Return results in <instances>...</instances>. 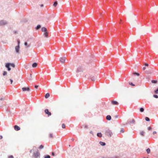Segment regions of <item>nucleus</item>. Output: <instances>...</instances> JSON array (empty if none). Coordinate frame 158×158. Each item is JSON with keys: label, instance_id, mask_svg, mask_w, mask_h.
Masks as SVG:
<instances>
[{"label": "nucleus", "instance_id": "nucleus-41", "mask_svg": "<svg viewBox=\"0 0 158 158\" xmlns=\"http://www.w3.org/2000/svg\"><path fill=\"white\" fill-rule=\"evenodd\" d=\"M146 78L147 79H149L150 78V76H146Z\"/></svg>", "mask_w": 158, "mask_h": 158}, {"label": "nucleus", "instance_id": "nucleus-4", "mask_svg": "<svg viewBox=\"0 0 158 158\" xmlns=\"http://www.w3.org/2000/svg\"><path fill=\"white\" fill-rule=\"evenodd\" d=\"M15 50L17 53H19V51L20 49V46L17 45L15 47Z\"/></svg>", "mask_w": 158, "mask_h": 158}, {"label": "nucleus", "instance_id": "nucleus-19", "mask_svg": "<svg viewBox=\"0 0 158 158\" xmlns=\"http://www.w3.org/2000/svg\"><path fill=\"white\" fill-rule=\"evenodd\" d=\"M50 96V94L48 93H47L45 95V97L46 98H48Z\"/></svg>", "mask_w": 158, "mask_h": 158}, {"label": "nucleus", "instance_id": "nucleus-51", "mask_svg": "<svg viewBox=\"0 0 158 158\" xmlns=\"http://www.w3.org/2000/svg\"><path fill=\"white\" fill-rule=\"evenodd\" d=\"M90 134L93 135V132L92 131H90L89 132Z\"/></svg>", "mask_w": 158, "mask_h": 158}, {"label": "nucleus", "instance_id": "nucleus-29", "mask_svg": "<svg viewBox=\"0 0 158 158\" xmlns=\"http://www.w3.org/2000/svg\"><path fill=\"white\" fill-rule=\"evenodd\" d=\"M32 77V75L31 74H30V77L28 78V80H31V78Z\"/></svg>", "mask_w": 158, "mask_h": 158}, {"label": "nucleus", "instance_id": "nucleus-17", "mask_svg": "<svg viewBox=\"0 0 158 158\" xmlns=\"http://www.w3.org/2000/svg\"><path fill=\"white\" fill-rule=\"evenodd\" d=\"M99 143L102 146H105L106 144V143L105 142H102V141H100L99 142Z\"/></svg>", "mask_w": 158, "mask_h": 158}, {"label": "nucleus", "instance_id": "nucleus-60", "mask_svg": "<svg viewBox=\"0 0 158 158\" xmlns=\"http://www.w3.org/2000/svg\"><path fill=\"white\" fill-rule=\"evenodd\" d=\"M71 140H72V141H74V139H71Z\"/></svg>", "mask_w": 158, "mask_h": 158}, {"label": "nucleus", "instance_id": "nucleus-28", "mask_svg": "<svg viewBox=\"0 0 158 158\" xmlns=\"http://www.w3.org/2000/svg\"><path fill=\"white\" fill-rule=\"evenodd\" d=\"M145 120L147 121H150V118L148 117H146L145 118Z\"/></svg>", "mask_w": 158, "mask_h": 158}, {"label": "nucleus", "instance_id": "nucleus-39", "mask_svg": "<svg viewBox=\"0 0 158 158\" xmlns=\"http://www.w3.org/2000/svg\"><path fill=\"white\" fill-rule=\"evenodd\" d=\"M102 158H105L104 157H102ZM118 158V157L116 156H113L111 157H108V158Z\"/></svg>", "mask_w": 158, "mask_h": 158}, {"label": "nucleus", "instance_id": "nucleus-22", "mask_svg": "<svg viewBox=\"0 0 158 158\" xmlns=\"http://www.w3.org/2000/svg\"><path fill=\"white\" fill-rule=\"evenodd\" d=\"M44 158H51V156L49 155H45L44 156Z\"/></svg>", "mask_w": 158, "mask_h": 158}, {"label": "nucleus", "instance_id": "nucleus-1", "mask_svg": "<svg viewBox=\"0 0 158 158\" xmlns=\"http://www.w3.org/2000/svg\"><path fill=\"white\" fill-rule=\"evenodd\" d=\"M32 158H40V154L38 151L33 153L32 156Z\"/></svg>", "mask_w": 158, "mask_h": 158}, {"label": "nucleus", "instance_id": "nucleus-11", "mask_svg": "<svg viewBox=\"0 0 158 158\" xmlns=\"http://www.w3.org/2000/svg\"><path fill=\"white\" fill-rule=\"evenodd\" d=\"M14 129L15 131H18L20 130V127L17 125L14 126Z\"/></svg>", "mask_w": 158, "mask_h": 158}, {"label": "nucleus", "instance_id": "nucleus-35", "mask_svg": "<svg viewBox=\"0 0 158 158\" xmlns=\"http://www.w3.org/2000/svg\"><path fill=\"white\" fill-rule=\"evenodd\" d=\"M153 97L155 98H158V96L157 95H154Z\"/></svg>", "mask_w": 158, "mask_h": 158}, {"label": "nucleus", "instance_id": "nucleus-37", "mask_svg": "<svg viewBox=\"0 0 158 158\" xmlns=\"http://www.w3.org/2000/svg\"><path fill=\"white\" fill-rule=\"evenodd\" d=\"M124 132V129L123 128H122L121 129L120 132V133H123Z\"/></svg>", "mask_w": 158, "mask_h": 158}, {"label": "nucleus", "instance_id": "nucleus-54", "mask_svg": "<svg viewBox=\"0 0 158 158\" xmlns=\"http://www.w3.org/2000/svg\"><path fill=\"white\" fill-rule=\"evenodd\" d=\"M146 69V68L145 67H143V69L144 70H145V69Z\"/></svg>", "mask_w": 158, "mask_h": 158}, {"label": "nucleus", "instance_id": "nucleus-5", "mask_svg": "<svg viewBox=\"0 0 158 158\" xmlns=\"http://www.w3.org/2000/svg\"><path fill=\"white\" fill-rule=\"evenodd\" d=\"M6 21L4 20H2L0 21V25H3L7 24Z\"/></svg>", "mask_w": 158, "mask_h": 158}, {"label": "nucleus", "instance_id": "nucleus-14", "mask_svg": "<svg viewBox=\"0 0 158 158\" xmlns=\"http://www.w3.org/2000/svg\"><path fill=\"white\" fill-rule=\"evenodd\" d=\"M111 116L110 115H108L106 116V119L108 120H110L111 119Z\"/></svg>", "mask_w": 158, "mask_h": 158}, {"label": "nucleus", "instance_id": "nucleus-30", "mask_svg": "<svg viewBox=\"0 0 158 158\" xmlns=\"http://www.w3.org/2000/svg\"><path fill=\"white\" fill-rule=\"evenodd\" d=\"M140 135L142 136H143L144 135V132L143 131H142L140 133Z\"/></svg>", "mask_w": 158, "mask_h": 158}, {"label": "nucleus", "instance_id": "nucleus-20", "mask_svg": "<svg viewBox=\"0 0 158 158\" xmlns=\"http://www.w3.org/2000/svg\"><path fill=\"white\" fill-rule=\"evenodd\" d=\"M41 27V26L40 25H38L35 27V29L37 30L39 29Z\"/></svg>", "mask_w": 158, "mask_h": 158}, {"label": "nucleus", "instance_id": "nucleus-6", "mask_svg": "<svg viewBox=\"0 0 158 158\" xmlns=\"http://www.w3.org/2000/svg\"><path fill=\"white\" fill-rule=\"evenodd\" d=\"M22 89L23 91H30V89L28 87H23L22 88Z\"/></svg>", "mask_w": 158, "mask_h": 158}, {"label": "nucleus", "instance_id": "nucleus-38", "mask_svg": "<svg viewBox=\"0 0 158 158\" xmlns=\"http://www.w3.org/2000/svg\"><path fill=\"white\" fill-rule=\"evenodd\" d=\"M155 93L156 94H158V88H157V89L155 90Z\"/></svg>", "mask_w": 158, "mask_h": 158}, {"label": "nucleus", "instance_id": "nucleus-52", "mask_svg": "<svg viewBox=\"0 0 158 158\" xmlns=\"http://www.w3.org/2000/svg\"><path fill=\"white\" fill-rule=\"evenodd\" d=\"M85 128L87 129L88 128V126L87 125H85Z\"/></svg>", "mask_w": 158, "mask_h": 158}, {"label": "nucleus", "instance_id": "nucleus-45", "mask_svg": "<svg viewBox=\"0 0 158 158\" xmlns=\"http://www.w3.org/2000/svg\"><path fill=\"white\" fill-rule=\"evenodd\" d=\"M27 45H28V44H27V42H25L24 43V45L25 46H27Z\"/></svg>", "mask_w": 158, "mask_h": 158}, {"label": "nucleus", "instance_id": "nucleus-31", "mask_svg": "<svg viewBox=\"0 0 158 158\" xmlns=\"http://www.w3.org/2000/svg\"><path fill=\"white\" fill-rule=\"evenodd\" d=\"M44 148V146L42 145H41L39 147V148L40 149H42Z\"/></svg>", "mask_w": 158, "mask_h": 158}, {"label": "nucleus", "instance_id": "nucleus-36", "mask_svg": "<svg viewBox=\"0 0 158 158\" xmlns=\"http://www.w3.org/2000/svg\"><path fill=\"white\" fill-rule=\"evenodd\" d=\"M62 127L63 128H65V125L64 123L62 124Z\"/></svg>", "mask_w": 158, "mask_h": 158}, {"label": "nucleus", "instance_id": "nucleus-44", "mask_svg": "<svg viewBox=\"0 0 158 158\" xmlns=\"http://www.w3.org/2000/svg\"><path fill=\"white\" fill-rule=\"evenodd\" d=\"M8 158H14V157L13 156H9Z\"/></svg>", "mask_w": 158, "mask_h": 158}, {"label": "nucleus", "instance_id": "nucleus-23", "mask_svg": "<svg viewBox=\"0 0 158 158\" xmlns=\"http://www.w3.org/2000/svg\"><path fill=\"white\" fill-rule=\"evenodd\" d=\"M146 152L148 154L150 152V148H147L146 149Z\"/></svg>", "mask_w": 158, "mask_h": 158}, {"label": "nucleus", "instance_id": "nucleus-55", "mask_svg": "<svg viewBox=\"0 0 158 158\" xmlns=\"http://www.w3.org/2000/svg\"><path fill=\"white\" fill-rule=\"evenodd\" d=\"M2 138V135H0V139H1Z\"/></svg>", "mask_w": 158, "mask_h": 158}, {"label": "nucleus", "instance_id": "nucleus-7", "mask_svg": "<svg viewBox=\"0 0 158 158\" xmlns=\"http://www.w3.org/2000/svg\"><path fill=\"white\" fill-rule=\"evenodd\" d=\"M45 112L46 114H47L49 116L51 115V113L50 112H49V110L48 109H46L45 110Z\"/></svg>", "mask_w": 158, "mask_h": 158}, {"label": "nucleus", "instance_id": "nucleus-59", "mask_svg": "<svg viewBox=\"0 0 158 158\" xmlns=\"http://www.w3.org/2000/svg\"><path fill=\"white\" fill-rule=\"evenodd\" d=\"M43 6H44V5H43V4H41V5H40V6H41V7H43Z\"/></svg>", "mask_w": 158, "mask_h": 158}, {"label": "nucleus", "instance_id": "nucleus-13", "mask_svg": "<svg viewBox=\"0 0 158 158\" xmlns=\"http://www.w3.org/2000/svg\"><path fill=\"white\" fill-rule=\"evenodd\" d=\"M112 104L114 105H118V102H117L115 101H112Z\"/></svg>", "mask_w": 158, "mask_h": 158}, {"label": "nucleus", "instance_id": "nucleus-18", "mask_svg": "<svg viewBox=\"0 0 158 158\" xmlns=\"http://www.w3.org/2000/svg\"><path fill=\"white\" fill-rule=\"evenodd\" d=\"M145 73H146V74H151L152 73V72L150 70H148V71H145Z\"/></svg>", "mask_w": 158, "mask_h": 158}, {"label": "nucleus", "instance_id": "nucleus-24", "mask_svg": "<svg viewBox=\"0 0 158 158\" xmlns=\"http://www.w3.org/2000/svg\"><path fill=\"white\" fill-rule=\"evenodd\" d=\"M139 110H140V112H143L144 111V109L143 108L141 107L140 108Z\"/></svg>", "mask_w": 158, "mask_h": 158}, {"label": "nucleus", "instance_id": "nucleus-10", "mask_svg": "<svg viewBox=\"0 0 158 158\" xmlns=\"http://www.w3.org/2000/svg\"><path fill=\"white\" fill-rule=\"evenodd\" d=\"M83 69L81 66H79L77 68V72H82Z\"/></svg>", "mask_w": 158, "mask_h": 158}, {"label": "nucleus", "instance_id": "nucleus-15", "mask_svg": "<svg viewBox=\"0 0 158 158\" xmlns=\"http://www.w3.org/2000/svg\"><path fill=\"white\" fill-rule=\"evenodd\" d=\"M37 65V64L36 63H34L32 64V66L33 68L36 67Z\"/></svg>", "mask_w": 158, "mask_h": 158}, {"label": "nucleus", "instance_id": "nucleus-53", "mask_svg": "<svg viewBox=\"0 0 158 158\" xmlns=\"http://www.w3.org/2000/svg\"><path fill=\"white\" fill-rule=\"evenodd\" d=\"M156 133V131H154L153 132V134H154Z\"/></svg>", "mask_w": 158, "mask_h": 158}, {"label": "nucleus", "instance_id": "nucleus-33", "mask_svg": "<svg viewBox=\"0 0 158 158\" xmlns=\"http://www.w3.org/2000/svg\"><path fill=\"white\" fill-rule=\"evenodd\" d=\"M91 80L93 81H94L95 80V78L94 77H91Z\"/></svg>", "mask_w": 158, "mask_h": 158}, {"label": "nucleus", "instance_id": "nucleus-57", "mask_svg": "<svg viewBox=\"0 0 158 158\" xmlns=\"http://www.w3.org/2000/svg\"><path fill=\"white\" fill-rule=\"evenodd\" d=\"M32 152V150L31 149L30 151V153H31Z\"/></svg>", "mask_w": 158, "mask_h": 158}, {"label": "nucleus", "instance_id": "nucleus-58", "mask_svg": "<svg viewBox=\"0 0 158 158\" xmlns=\"http://www.w3.org/2000/svg\"><path fill=\"white\" fill-rule=\"evenodd\" d=\"M3 98H1L0 99V100H1V101L3 100Z\"/></svg>", "mask_w": 158, "mask_h": 158}, {"label": "nucleus", "instance_id": "nucleus-27", "mask_svg": "<svg viewBox=\"0 0 158 158\" xmlns=\"http://www.w3.org/2000/svg\"><path fill=\"white\" fill-rule=\"evenodd\" d=\"M157 82V81L156 80H152V82L153 83H156Z\"/></svg>", "mask_w": 158, "mask_h": 158}, {"label": "nucleus", "instance_id": "nucleus-21", "mask_svg": "<svg viewBox=\"0 0 158 158\" xmlns=\"http://www.w3.org/2000/svg\"><path fill=\"white\" fill-rule=\"evenodd\" d=\"M44 35L45 37H47L48 36V32L46 31L44 33Z\"/></svg>", "mask_w": 158, "mask_h": 158}, {"label": "nucleus", "instance_id": "nucleus-43", "mask_svg": "<svg viewBox=\"0 0 158 158\" xmlns=\"http://www.w3.org/2000/svg\"><path fill=\"white\" fill-rule=\"evenodd\" d=\"M53 137V135L52 134H50L49 135V137L50 138H52Z\"/></svg>", "mask_w": 158, "mask_h": 158}, {"label": "nucleus", "instance_id": "nucleus-8", "mask_svg": "<svg viewBox=\"0 0 158 158\" xmlns=\"http://www.w3.org/2000/svg\"><path fill=\"white\" fill-rule=\"evenodd\" d=\"M128 123L129 124H135V121L133 119H132L131 120H128L127 121Z\"/></svg>", "mask_w": 158, "mask_h": 158}, {"label": "nucleus", "instance_id": "nucleus-47", "mask_svg": "<svg viewBox=\"0 0 158 158\" xmlns=\"http://www.w3.org/2000/svg\"><path fill=\"white\" fill-rule=\"evenodd\" d=\"M39 87V86L38 85H35V89H37L38 88V87Z\"/></svg>", "mask_w": 158, "mask_h": 158}, {"label": "nucleus", "instance_id": "nucleus-32", "mask_svg": "<svg viewBox=\"0 0 158 158\" xmlns=\"http://www.w3.org/2000/svg\"><path fill=\"white\" fill-rule=\"evenodd\" d=\"M133 74L134 75H136L138 76H139V73H135Z\"/></svg>", "mask_w": 158, "mask_h": 158}, {"label": "nucleus", "instance_id": "nucleus-40", "mask_svg": "<svg viewBox=\"0 0 158 158\" xmlns=\"http://www.w3.org/2000/svg\"><path fill=\"white\" fill-rule=\"evenodd\" d=\"M129 84L130 85H132V86H135V85L132 82H130Z\"/></svg>", "mask_w": 158, "mask_h": 158}, {"label": "nucleus", "instance_id": "nucleus-34", "mask_svg": "<svg viewBox=\"0 0 158 158\" xmlns=\"http://www.w3.org/2000/svg\"><path fill=\"white\" fill-rule=\"evenodd\" d=\"M7 74V72L6 71H4L3 73V76H4L6 75Z\"/></svg>", "mask_w": 158, "mask_h": 158}, {"label": "nucleus", "instance_id": "nucleus-61", "mask_svg": "<svg viewBox=\"0 0 158 158\" xmlns=\"http://www.w3.org/2000/svg\"><path fill=\"white\" fill-rule=\"evenodd\" d=\"M14 32L15 33H17V32H16V31H14Z\"/></svg>", "mask_w": 158, "mask_h": 158}, {"label": "nucleus", "instance_id": "nucleus-50", "mask_svg": "<svg viewBox=\"0 0 158 158\" xmlns=\"http://www.w3.org/2000/svg\"><path fill=\"white\" fill-rule=\"evenodd\" d=\"M10 81L11 82V83L12 84L13 81V80L11 79H10Z\"/></svg>", "mask_w": 158, "mask_h": 158}, {"label": "nucleus", "instance_id": "nucleus-49", "mask_svg": "<svg viewBox=\"0 0 158 158\" xmlns=\"http://www.w3.org/2000/svg\"><path fill=\"white\" fill-rule=\"evenodd\" d=\"M145 65L146 66H148V64L147 63H145Z\"/></svg>", "mask_w": 158, "mask_h": 158}, {"label": "nucleus", "instance_id": "nucleus-16", "mask_svg": "<svg viewBox=\"0 0 158 158\" xmlns=\"http://www.w3.org/2000/svg\"><path fill=\"white\" fill-rule=\"evenodd\" d=\"M97 136L99 137H101L102 136V135L101 132L98 133L97 134Z\"/></svg>", "mask_w": 158, "mask_h": 158}, {"label": "nucleus", "instance_id": "nucleus-62", "mask_svg": "<svg viewBox=\"0 0 158 158\" xmlns=\"http://www.w3.org/2000/svg\"><path fill=\"white\" fill-rule=\"evenodd\" d=\"M143 158H148L143 157Z\"/></svg>", "mask_w": 158, "mask_h": 158}, {"label": "nucleus", "instance_id": "nucleus-56", "mask_svg": "<svg viewBox=\"0 0 158 158\" xmlns=\"http://www.w3.org/2000/svg\"><path fill=\"white\" fill-rule=\"evenodd\" d=\"M118 115H116L115 116V118H117L118 117Z\"/></svg>", "mask_w": 158, "mask_h": 158}, {"label": "nucleus", "instance_id": "nucleus-25", "mask_svg": "<svg viewBox=\"0 0 158 158\" xmlns=\"http://www.w3.org/2000/svg\"><path fill=\"white\" fill-rule=\"evenodd\" d=\"M57 1H55V2H54V3H53V5L54 6H56L57 5Z\"/></svg>", "mask_w": 158, "mask_h": 158}, {"label": "nucleus", "instance_id": "nucleus-42", "mask_svg": "<svg viewBox=\"0 0 158 158\" xmlns=\"http://www.w3.org/2000/svg\"><path fill=\"white\" fill-rule=\"evenodd\" d=\"M17 42H18V45H19L20 44V41L19 40H17Z\"/></svg>", "mask_w": 158, "mask_h": 158}, {"label": "nucleus", "instance_id": "nucleus-46", "mask_svg": "<svg viewBox=\"0 0 158 158\" xmlns=\"http://www.w3.org/2000/svg\"><path fill=\"white\" fill-rule=\"evenodd\" d=\"M52 156H55V153H54V152H52Z\"/></svg>", "mask_w": 158, "mask_h": 158}, {"label": "nucleus", "instance_id": "nucleus-3", "mask_svg": "<svg viewBox=\"0 0 158 158\" xmlns=\"http://www.w3.org/2000/svg\"><path fill=\"white\" fill-rule=\"evenodd\" d=\"M10 63H8L6 64L5 67L7 69V70L10 71L11 70V68L10 67Z\"/></svg>", "mask_w": 158, "mask_h": 158}, {"label": "nucleus", "instance_id": "nucleus-26", "mask_svg": "<svg viewBox=\"0 0 158 158\" xmlns=\"http://www.w3.org/2000/svg\"><path fill=\"white\" fill-rule=\"evenodd\" d=\"M10 66L12 67L13 68H14L15 67V64L13 63H10Z\"/></svg>", "mask_w": 158, "mask_h": 158}, {"label": "nucleus", "instance_id": "nucleus-48", "mask_svg": "<svg viewBox=\"0 0 158 158\" xmlns=\"http://www.w3.org/2000/svg\"><path fill=\"white\" fill-rule=\"evenodd\" d=\"M152 129V128L150 127H149L148 128V130H151Z\"/></svg>", "mask_w": 158, "mask_h": 158}, {"label": "nucleus", "instance_id": "nucleus-9", "mask_svg": "<svg viewBox=\"0 0 158 158\" xmlns=\"http://www.w3.org/2000/svg\"><path fill=\"white\" fill-rule=\"evenodd\" d=\"M65 57H61L60 59V62L62 63H64L65 62Z\"/></svg>", "mask_w": 158, "mask_h": 158}, {"label": "nucleus", "instance_id": "nucleus-2", "mask_svg": "<svg viewBox=\"0 0 158 158\" xmlns=\"http://www.w3.org/2000/svg\"><path fill=\"white\" fill-rule=\"evenodd\" d=\"M105 134L108 137H111L113 134L111 130L109 129H107L105 130Z\"/></svg>", "mask_w": 158, "mask_h": 158}, {"label": "nucleus", "instance_id": "nucleus-12", "mask_svg": "<svg viewBox=\"0 0 158 158\" xmlns=\"http://www.w3.org/2000/svg\"><path fill=\"white\" fill-rule=\"evenodd\" d=\"M41 31H42L43 32H46L47 31V29L46 28H45V27H42L41 28Z\"/></svg>", "mask_w": 158, "mask_h": 158}]
</instances>
